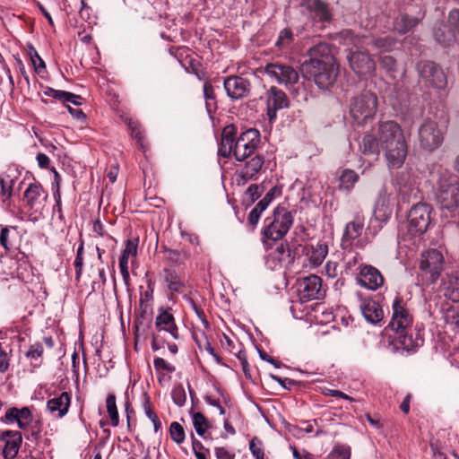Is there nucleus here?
<instances>
[{
	"mask_svg": "<svg viewBox=\"0 0 459 459\" xmlns=\"http://www.w3.org/2000/svg\"><path fill=\"white\" fill-rule=\"evenodd\" d=\"M293 214L287 207L279 204L273 213L267 216L261 230V241L267 247L269 242L283 238L293 225Z\"/></svg>",
	"mask_w": 459,
	"mask_h": 459,
	"instance_id": "6",
	"label": "nucleus"
},
{
	"mask_svg": "<svg viewBox=\"0 0 459 459\" xmlns=\"http://www.w3.org/2000/svg\"><path fill=\"white\" fill-rule=\"evenodd\" d=\"M138 239H127L126 247L122 251V254L128 256H135L137 255Z\"/></svg>",
	"mask_w": 459,
	"mask_h": 459,
	"instance_id": "56",
	"label": "nucleus"
},
{
	"mask_svg": "<svg viewBox=\"0 0 459 459\" xmlns=\"http://www.w3.org/2000/svg\"><path fill=\"white\" fill-rule=\"evenodd\" d=\"M30 59H31V62L34 65L36 72L39 73L40 69H44L46 67L45 62L39 56V55L38 54L36 49L32 47L30 48Z\"/></svg>",
	"mask_w": 459,
	"mask_h": 459,
	"instance_id": "55",
	"label": "nucleus"
},
{
	"mask_svg": "<svg viewBox=\"0 0 459 459\" xmlns=\"http://www.w3.org/2000/svg\"><path fill=\"white\" fill-rule=\"evenodd\" d=\"M153 366L160 383L169 382L171 379L170 375L176 370L175 366L160 357L154 359Z\"/></svg>",
	"mask_w": 459,
	"mask_h": 459,
	"instance_id": "33",
	"label": "nucleus"
},
{
	"mask_svg": "<svg viewBox=\"0 0 459 459\" xmlns=\"http://www.w3.org/2000/svg\"><path fill=\"white\" fill-rule=\"evenodd\" d=\"M325 274L329 278H335L338 275V264L333 261H328L325 266Z\"/></svg>",
	"mask_w": 459,
	"mask_h": 459,
	"instance_id": "62",
	"label": "nucleus"
},
{
	"mask_svg": "<svg viewBox=\"0 0 459 459\" xmlns=\"http://www.w3.org/2000/svg\"><path fill=\"white\" fill-rule=\"evenodd\" d=\"M48 197V192L40 184H30L23 193L25 204L23 210L21 212V220L37 221L42 215Z\"/></svg>",
	"mask_w": 459,
	"mask_h": 459,
	"instance_id": "7",
	"label": "nucleus"
},
{
	"mask_svg": "<svg viewBox=\"0 0 459 459\" xmlns=\"http://www.w3.org/2000/svg\"><path fill=\"white\" fill-rule=\"evenodd\" d=\"M392 310V318L388 327L395 333L393 340L395 349L410 351L420 346L423 340L418 335L416 337L413 336V316L402 297H395L393 301Z\"/></svg>",
	"mask_w": 459,
	"mask_h": 459,
	"instance_id": "4",
	"label": "nucleus"
},
{
	"mask_svg": "<svg viewBox=\"0 0 459 459\" xmlns=\"http://www.w3.org/2000/svg\"><path fill=\"white\" fill-rule=\"evenodd\" d=\"M357 281L360 286L370 290H376L384 284V277L379 270L368 264L359 266Z\"/></svg>",
	"mask_w": 459,
	"mask_h": 459,
	"instance_id": "21",
	"label": "nucleus"
},
{
	"mask_svg": "<svg viewBox=\"0 0 459 459\" xmlns=\"http://www.w3.org/2000/svg\"><path fill=\"white\" fill-rule=\"evenodd\" d=\"M265 97L267 117L270 122H273L279 110L289 108L290 100L287 94L276 86H272L266 91Z\"/></svg>",
	"mask_w": 459,
	"mask_h": 459,
	"instance_id": "15",
	"label": "nucleus"
},
{
	"mask_svg": "<svg viewBox=\"0 0 459 459\" xmlns=\"http://www.w3.org/2000/svg\"><path fill=\"white\" fill-rule=\"evenodd\" d=\"M434 38L443 47H449L455 42V32L451 27L440 24L434 30Z\"/></svg>",
	"mask_w": 459,
	"mask_h": 459,
	"instance_id": "34",
	"label": "nucleus"
},
{
	"mask_svg": "<svg viewBox=\"0 0 459 459\" xmlns=\"http://www.w3.org/2000/svg\"><path fill=\"white\" fill-rule=\"evenodd\" d=\"M359 149L365 155L385 152L391 169L401 168L408 154V144L401 126L394 121L379 122L362 137Z\"/></svg>",
	"mask_w": 459,
	"mask_h": 459,
	"instance_id": "1",
	"label": "nucleus"
},
{
	"mask_svg": "<svg viewBox=\"0 0 459 459\" xmlns=\"http://www.w3.org/2000/svg\"><path fill=\"white\" fill-rule=\"evenodd\" d=\"M379 63L382 68L385 69L388 73H394L397 71V62L394 57L385 55L379 56Z\"/></svg>",
	"mask_w": 459,
	"mask_h": 459,
	"instance_id": "50",
	"label": "nucleus"
},
{
	"mask_svg": "<svg viewBox=\"0 0 459 459\" xmlns=\"http://www.w3.org/2000/svg\"><path fill=\"white\" fill-rule=\"evenodd\" d=\"M299 292L300 299L304 301L322 299L325 296L322 279L316 274L304 277L299 282Z\"/></svg>",
	"mask_w": 459,
	"mask_h": 459,
	"instance_id": "17",
	"label": "nucleus"
},
{
	"mask_svg": "<svg viewBox=\"0 0 459 459\" xmlns=\"http://www.w3.org/2000/svg\"><path fill=\"white\" fill-rule=\"evenodd\" d=\"M313 267L319 266L328 254V246L324 242H317L316 245H307L303 249Z\"/></svg>",
	"mask_w": 459,
	"mask_h": 459,
	"instance_id": "30",
	"label": "nucleus"
},
{
	"mask_svg": "<svg viewBox=\"0 0 459 459\" xmlns=\"http://www.w3.org/2000/svg\"><path fill=\"white\" fill-rule=\"evenodd\" d=\"M444 257L440 251L429 249L421 255L420 261V275L427 284L435 283L443 271Z\"/></svg>",
	"mask_w": 459,
	"mask_h": 459,
	"instance_id": "10",
	"label": "nucleus"
},
{
	"mask_svg": "<svg viewBox=\"0 0 459 459\" xmlns=\"http://www.w3.org/2000/svg\"><path fill=\"white\" fill-rule=\"evenodd\" d=\"M442 288L446 298L453 302H459V277L447 275L442 282Z\"/></svg>",
	"mask_w": 459,
	"mask_h": 459,
	"instance_id": "32",
	"label": "nucleus"
},
{
	"mask_svg": "<svg viewBox=\"0 0 459 459\" xmlns=\"http://www.w3.org/2000/svg\"><path fill=\"white\" fill-rule=\"evenodd\" d=\"M307 56L309 59L302 64L305 75L312 79L320 89L332 86L336 80L338 67L331 46L320 42L308 49Z\"/></svg>",
	"mask_w": 459,
	"mask_h": 459,
	"instance_id": "2",
	"label": "nucleus"
},
{
	"mask_svg": "<svg viewBox=\"0 0 459 459\" xmlns=\"http://www.w3.org/2000/svg\"><path fill=\"white\" fill-rule=\"evenodd\" d=\"M261 143V134L257 129L249 128L238 134L234 125L226 126L219 143L218 155L224 158L234 157L237 161H245L255 154Z\"/></svg>",
	"mask_w": 459,
	"mask_h": 459,
	"instance_id": "3",
	"label": "nucleus"
},
{
	"mask_svg": "<svg viewBox=\"0 0 459 459\" xmlns=\"http://www.w3.org/2000/svg\"><path fill=\"white\" fill-rule=\"evenodd\" d=\"M171 397L175 404L178 407L185 405L186 401V394L182 385L174 386L171 392Z\"/></svg>",
	"mask_w": 459,
	"mask_h": 459,
	"instance_id": "46",
	"label": "nucleus"
},
{
	"mask_svg": "<svg viewBox=\"0 0 459 459\" xmlns=\"http://www.w3.org/2000/svg\"><path fill=\"white\" fill-rule=\"evenodd\" d=\"M264 73L277 83L284 85L287 89L299 82L298 71L288 64L279 62L268 63L264 66Z\"/></svg>",
	"mask_w": 459,
	"mask_h": 459,
	"instance_id": "14",
	"label": "nucleus"
},
{
	"mask_svg": "<svg viewBox=\"0 0 459 459\" xmlns=\"http://www.w3.org/2000/svg\"><path fill=\"white\" fill-rule=\"evenodd\" d=\"M360 309L365 319L370 324L377 325L384 318L382 307L374 299H364Z\"/></svg>",
	"mask_w": 459,
	"mask_h": 459,
	"instance_id": "28",
	"label": "nucleus"
},
{
	"mask_svg": "<svg viewBox=\"0 0 459 459\" xmlns=\"http://www.w3.org/2000/svg\"><path fill=\"white\" fill-rule=\"evenodd\" d=\"M0 245L6 252H8L12 248L10 242V229L15 230L16 228L10 226H0Z\"/></svg>",
	"mask_w": 459,
	"mask_h": 459,
	"instance_id": "49",
	"label": "nucleus"
},
{
	"mask_svg": "<svg viewBox=\"0 0 459 459\" xmlns=\"http://www.w3.org/2000/svg\"><path fill=\"white\" fill-rule=\"evenodd\" d=\"M364 230V220L359 216H356L353 221L345 225L342 237L341 239V247L343 250H351L354 241L359 238Z\"/></svg>",
	"mask_w": 459,
	"mask_h": 459,
	"instance_id": "22",
	"label": "nucleus"
},
{
	"mask_svg": "<svg viewBox=\"0 0 459 459\" xmlns=\"http://www.w3.org/2000/svg\"><path fill=\"white\" fill-rule=\"evenodd\" d=\"M264 163L261 154H255L246 160L244 166L237 171V183L244 186L249 180H255Z\"/></svg>",
	"mask_w": 459,
	"mask_h": 459,
	"instance_id": "16",
	"label": "nucleus"
},
{
	"mask_svg": "<svg viewBox=\"0 0 459 459\" xmlns=\"http://www.w3.org/2000/svg\"><path fill=\"white\" fill-rule=\"evenodd\" d=\"M224 89L231 100H241L247 97L251 91L250 82L242 76L232 75L225 78Z\"/></svg>",
	"mask_w": 459,
	"mask_h": 459,
	"instance_id": "19",
	"label": "nucleus"
},
{
	"mask_svg": "<svg viewBox=\"0 0 459 459\" xmlns=\"http://www.w3.org/2000/svg\"><path fill=\"white\" fill-rule=\"evenodd\" d=\"M163 252L165 254V259L172 266H178L189 258L190 253L186 249H170L164 247Z\"/></svg>",
	"mask_w": 459,
	"mask_h": 459,
	"instance_id": "36",
	"label": "nucleus"
},
{
	"mask_svg": "<svg viewBox=\"0 0 459 459\" xmlns=\"http://www.w3.org/2000/svg\"><path fill=\"white\" fill-rule=\"evenodd\" d=\"M416 69L420 79L429 86L444 89L447 80L441 67L433 61L422 60L417 63Z\"/></svg>",
	"mask_w": 459,
	"mask_h": 459,
	"instance_id": "13",
	"label": "nucleus"
},
{
	"mask_svg": "<svg viewBox=\"0 0 459 459\" xmlns=\"http://www.w3.org/2000/svg\"><path fill=\"white\" fill-rule=\"evenodd\" d=\"M44 349L42 344L39 342H36L30 346L25 355L30 360V363L34 368H39L42 364L41 358Z\"/></svg>",
	"mask_w": 459,
	"mask_h": 459,
	"instance_id": "41",
	"label": "nucleus"
},
{
	"mask_svg": "<svg viewBox=\"0 0 459 459\" xmlns=\"http://www.w3.org/2000/svg\"><path fill=\"white\" fill-rule=\"evenodd\" d=\"M271 378L273 379L275 382H277L279 385H281L284 389L290 390L292 385H296V381L288 377H280L278 376L270 375Z\"/></svg>",
	"mask_w": 459,
	"mask_h": 459,
	"instance_id": "60",
	"label": "nucleus"
},
{
	"mask_svg": "<svg viewBox=\"0 0 459 459\" xmlns=\"http://www.w3.org/2000/svg\"><path fill=\"white\" fill-rule=\"evenodd\" d=\"M13 181L12 179L9 182H6L4 178H0V187H1V195L5 198H10L13 193Z\"/></svg>",
	"mask_w": 459,
	"mask_h": 459,
	"instance_id": "59",
	"label": "nucleus"
},
{
	"mask_svg": "<svg viewBox=\"0 0 459 459\" xmlns=\"http://www.w3.org/2000/svg\"><path fill=\"white\" fill-rule=\"evenodd\" d=\"M331 459H350L351 448L346 446H335L329 455Z\"/></svg>",
	"mask_w": 459,
	"mask_h": 459,
	"instance_id": "47",
	"label": "nucleus"
},
{
	"mask_svg": "<svg viewBox=\"0 0 459 459\" xmlns=\"http://www.w3.org/2000/svg\"><path fill=\"white\" fill-rule=\"evenodd\" d=\"M300 6L306 9L314 22L325 23L333 21L332 9L323 0H301Z\"/></svg>",
	"mask_w": 459,
	"mask_h": 459,
	"instance_id": "18",
	"label": "nucleus"
},
{
	"mask_svg": "<svg viewBox=\"0 0 459 459\" xmlns=\"http://www.w3.org/2000/svg\"><path fill=\"white\" fill-rule=\"evenodd\" d=\"M203 335L204 337V341L202 342L197 339V336L194 334V339L199 347V349H204L210 355H212L217 362H221V357L218 355V353L215 351L214 348L211 345L210 342L207 340L206 336L203 333Z\"/></svg>",
	"mask_w": 459,
	"mask_h": 459,
	"instance_id": "51",
	"label": "nucleus"
},
{
	"mask_svg": "<svg viewBox=\"0 0 459 459\" xmlns=\"http://www.w3.org/2000/svg\"><path fill=\"white\" fill-rule=\"evenodd\" d=\"M392 206L390 204V197L385 188H382L375 204L373 216L375 221L379 222H386L392 215Z\"/></svg>",
	"mask_w": 459,
	"mask_h": 459,
	"instance_id": "26",
	"label": "nucleus"
},
{
	"mask_svg": "<svg viewBox=\"0 0 459 459\" xmlns=\"http://www.w3.org/2000/svg\"><path fill=\"white\" fill-rule=\"evenodd\" d=\"M164 280L169 290L173 293H181L186 287L178 273L172 269H164Z\"/></svg>",
	"mask_w": 459,
	"mask_h": 459,
	"instance_id": "35",
	"label": "nucleus"
},
{
	"mask_svg": "<svg viewBox=\"0 0 459 459\" xmlns=\"http://www.w3.org/2000/svg\"><path fill=\"white\" fill-rule=\"evenodd\" d=\"M169 435L171 439L177 444H182L185 441L186 434L184 428L177 421H173L169 426Z\"/></svg>",
	"mask_w": 459,
	"mask_h": 459,
	"instance_id": "44",
	"label": "nucleus"
},
{
	"mask_svg": "<svg viewBox=\"0 0 459 459\" xmlns=\"http://www.w3.org/2000/svg\"><path fill=\"white\" fill-rule=\"evenodd\" d=\"M293 40V33L290 29L286 28L280 31L276 46L279 48H285L289 46Z\"/></svg>",
	"mask_w": 459,
	"mask_h": 459,
	"instance_id": "48",
	"label": "nucleus"
},
{
	"mask_svg": "<svg viewBox=\"0 0 459 459\" xmlns=\"http://www.w3.org/2000/svg\"><path fill=\"white\" fill-rule=\"evenodd\" d=\"M42 427L39 420L31 425L30 433L26 437L32 441H38L41 437Z\"/></svg>",
	"mask_w": 459,
	"mask_h": 459,
	"instance_id": "57",
	"label": "nucleus"
},
{
	"mask_svg": "<svg viewBox=\"0 0 459 459\" xmlns=\"http://www.w3.org/2000/svg\"><path fill=\"white\" fill-rule=\"evenodd\" d=\"M4 419L9 423L16 422L21 429H25L32 423L33 416L29 407H11L6 410Z\"/></svg>",
	"mask_w": 459,
	"mask_h": 459,
	"instance_id": "27",
	"label": "nucleus"
},
{
	"mask_svg": "<svg viewBox=\"0 0 459 459\" xmlns=\"http://www.w3.org/2000/svg\"><path fill=\"white\" fill-rule=\"evenodd\" d=\"M340 38L343 45L353 46L357 48H367L372 46L374 48L382 51H390L396 43V39L392 36L373 37L356 35L351 30H343L340 32Z\"/></svg>",
	"mask_w": 459,
	"mask_h": 459,
	"instance_id": "9",
	"label": "nucleus"
},
{
	"mask_svg": "<svg viewBox=\"0 0 459 459\" xmlns=\"http://www.w3.org/2000/svg\"><path fill=\"white\" fill-rule=\"evenodd\" d=\"M191 306L195 310V314L197 315L198 318L202 321L204 327L208 329L210 327V324L206 319V316L204 310L201 307H199L193 300L191 301Z\"/></svg>",
	"mask_w": 459,
	"mask_h": 459,
	"instance_id": "63",
	"label": "nucleus"
},
{
	"mask_svg": "<svg viewBox=\"0 0 459 459\" xmlns=\"http://www.w3.org/2000/svg\"><path fill=\"white\" fill-rule=\"evenodd\" d=\"M249 450L255 459H264L263 442L257 437L250 440Z\"/></svg>",
	"mask_w": 459,
	"mask_h": 459,
	"instance_id": "45",
	"label": "nucleus"
},
{
	"mask_svg": "<svg viewBox=\"0 0 459 459\" xmlns=\"http://www.w3.org/2000/svg\"><path fill=\"white\" fill-rule=\"evenodd\" d=\"M359 175L352 169L342 170L340 176V188L350 191L359 181Z\"/></svg>",
	"mask_w": 459,
	"mask_h": 459,
	"instance_id": "40",
	"label": "nucleus"
},
{
	"mask_svg": "<svg viewBox=\"0 0 459 459\" xmlns=\"http://www.w3.org/2000/svg\"><path fill=\"white\" fill-rule=\"evenodd\" d=\"M236 356H237V358L238 359V360L240 362V365H241V368H242V371H243L245 377H247V378H250L251 377V371H250L249 364L247 362V358L246 351H243V350H239L236 353Z\"/></svg>",
	"mask_w": 459,
	"mask_h": 459,
	"instance_id": "54",
	"label": "nucleus"
},
{
	"mask_svg": "<svg viewBox=\"0 0 459 459\" xmlns=\"http://www.w3.org/2000/svg\"><path fill=\"white\" fill-rule=\"evenodd\" d=\"M143 408L146 417L152 422L154 431L157 433L161 429V422L156 412L153 411L150 397L147 394H144L143 395Z\"/></svg>",
	"mask_w": 459,
	"mask_h": 459,
	"instance_id": "39",
	"label": "nucleus"
},
{
	"mask_svg": "<svg viewBox=\"0 0 459 459\" xmlns=\"http://www.w3.org/2000/svg\"><path fill=\"white\" fill-rule=\"evenodd\" d=\"M418 139L422 149L432 152L444 141V132L437 123L430 118L423 120L418 130Z\"/></svg>",
	"mask_w": 459,
	"mask_h": 459,
	"instance_id": "12",
	"label": "nucleus"
},
{
	"mask_svg": "<svg viewBox=\"0 0 459 459\" xmlns=\"http://www.w3.org/2000/svg\"><path fill=\"white\" fill-rule=\"evenodd\" d=\"M276 192H280L277 187L271 188L265 195L263 197L262 200H260L255 207L250 211L247 225L250 231H254L256 228L259 220L262 216V213L267 209L269 204L272 203V201L274 199V195Z\"/></svg>",
	"mask_w": 459,
	"mask_h": 459,
	"instance_id": "23",
	"label": "nucleus"
},
{
	"mask_svg": "<svg viewBox=\"0 0 459 459\" xmlns=\"http://www.w3.org/2000/svg\"><path fill=\"white\" fill-rule=\"evenodd\" d=\"M204 96L205 99L206 110L210 115H212L217 109V102L213 86L210 82H205L204 83Z\"/></svg>",
	"mask_w": 459,
	"mask_h": 459,
	"instance_id": "38",
	"label": "nucleus"
},
{
	"mask_svg": "<svg viewBox=\"0 0 459 459\" xmlns=\"http://www.w3.org/2000/svg\"><path fill=\"white\" fill-rule=\"evenodd\" d=\"M107 411L111 420V425L117 427L119 424L118 411L114 394H108L106 399Z\"/></svg>",
	"mask_w": 459,
	"mask_h": 459,
	"instance_id": "43",
	"label": "nucleus"
},
{
	"mask_svg": "<svg viewBox=\"0 0 459 459\" xmlns=\"http://www.w3.org/2000/svg\"><path fill=\"white\" fill-rule=\"evenodd\" d=\"M435 196L439 209L445 215L459 214V178L456 175L441 172L435 186Z\"/></svg>",
	"mask_w": 459,
	"mask_h": 459,
	"instance_id": "5",
	"label": "nucleus"
},
{
	"mask_svg": "<svg viewBox=\"0 0 459 459\" xmlns=\"http://www.w3.org/2000/svg\"><path fill=\"white\" fill-rule=\"evenodd\" d=\"M66 93L67 91H65L55 90L52 88H48V90L45 91V95L60 100L61 102H64V99L65 98Z\"/></svg>",
	"mask_w": 459,
	"mask_h": 459,
	"instance_id": "61",
	"label": "nucleus"
},
{
	"mask_svg": "<svg viewBox=\"0 0 459 459\" xmlns=\"http://www.w3.org/2000/svg\"><path fill=\"white\" fill-rule=\"evenodd\" d=\"M1 439L4 441L3 456L4 459H13L22 442V434L19 431L4 430L1 433Z\"/></svg>",
	"mask_w": 459,
	"mask_h": 459,
	"instance_id": "24",
	"label": "nucleus"
},
{
	"mask_svg": "<svg viewBox=\"0 0 459 459\" xmlns=\"http://www.w3.org/2000/svg\"><path fill=\"white\" fill-rule=\"evenodd\" d=\"M290 255V249L288 245L281 244L279 245L273 252L270 254V256L273 260H277L279 263L285 260L286 256Z\"/></svg>",
	"mask_w": 459,
	"mask_h": 459,
	"instance_id": "52",
	"label": "nucleus"
},
{
	"mask_svg": "<svg viewBox=\"0 0 459 459\" xmlns=\"http://www.w3.org/2000/svg\"><path fill=\"white\" fill-rule=\"evenodd\" d=\"M420 20L410 17L407 14H401L394 22V28L400 34H405L418 25Z\"/></svg>",
	"mask_w": 459,
	"mask_h": 459,
	"instance_id": "37",
	"label": "nucleus"
},
{
	"mask_svg": "<svg viewBox=\"0 0 459 459\" xmlns=\"http://www.w3.org/2000/svg\"><path fill=\"white\" fill-rule=\"evenodd\" d=\"M124 120L131 131V136L137 142L142 152H145L148 150V143L146 142L145 132L142 125L137 120L129 117H126Z\"/></svg>",
	"mask_w": 459,
	"mask_h": 459,
	"instance_id": "31",
	"label": "nucleus"
},
{
	"mask_svg": "<svg viewBox=\"0 0 459 459\" xmlns=\"http://www.w3.org/2000/svg\"><path fill=\"white\" fill-rule=\"evenodd\" d=\"M71 404V395L67 392L49 399L47 403V409L54 418H64L69 410Z\"/></svg>",
	"mask_w": 459,
	"mask_h": 459,
	"instance_id": "25",
	"label": "nucleus"
},
{
	"mask_svg": "<svg viewBox=\"0 0 459 459\" xmlns=\"http://www.w3.org/2000/svg\"><path fill=\"white\" fill-rule=\"evenodd\" d=\"M192 419H193V425H194V428H195L196 433L200 437H204L206 430L210 427L208 420L202 412H193Z\"/></svg>",
	"mask_w": 459,
	"mask_h": 459,
	"instance_id": "42",
	"label": "nucleus"
},
{
	"mask_svg": "<svg viewBox=\"0 0 459 459\" xmlns=\"http://www.w3.org/2000/svg\"><path fill=\"white\" fill-rule=\"evenodd\" d=\"M155 327L158 331L168 332L174 339H178V328L173 315L168 310H162L155 319Z\"/></svg>",
	"mask_w": 459,
	"mask_h": 459,
	"instance_id": "29",
	"label": "nucleus"
},
{
	"mask_svg": "<svg viewBox=\"0 0 459 459\" xmlns=\"http://www.w3.org/2000/svg\"><path fill=\"white\" fill-rule=\"evenodd\" d=\"M360 49L350 53L348 59L351 68L360 76L371 74L375 71V61L368 51Z\"/></svg>",
	"mask_w": 459,
	"mask_h": 459,
	"instance_id": "20",
	"label": "nucleus"
},
{
	"mask_svg": "<svg viewBox=\"0 0 459 459\" xmlns=\"http://www.w3.org/2000/svg\"><path fill=\"white\" fill-rule=\"evenodd\" d=\"M264 186L262 185L253 184L248 186L246 195L250 199L251 203H255L263 194Z\"/></svg>",
	"mask_w": 459,
	"mask_h": 459,
	"instance_id": "53",
	"label": "nucleus"
},
{
	"mask_svg": "<svg viewBox=\"0 0 459 459\" xmlns=\"http://www.w3.org/2000/svg\"><path fill=\"white\" fill-rule=\"evenodd\" d=\"M377 109V97L368 91L354 96L350 102V115L359 126H364L371 120Z\"/></svg>",
	"mask_w": 459,
	"mask_h": 459,
	"instance_id": "8",
	"label": "nucleus"
},
{
	"mask_svg": "<svg viewBox=\"0 0 459 459\" xmlns=\"http://www.w3.org/2000/svg\"><path fill=\"white\" fill-rule=\"evenodd\" d=\"M448 23L454 31L459 34V9L450 11L448 14Z\"/></svg>",
	"mask_w": 459,
	"mask_h": 459,
	"instance_id": "58",
	"label": "nucleus"
},
{
	"mask_svg": "<svg viewBox=\"0 0 459 459\" xmlns=\"http://www.w3.org/2000/svg\"><path fill=\"white\" fill-rule=\"evenodd\" d=\"M214 453L217 459H235V455L222 446L215 447Z\"/></svg>",
	"mask_w": 459,
	"mask_h": 459,
	"instance_id": "64",
	"label": "nucleus"
},
{
	"mask_svg": "<svg viewBox=\"0 0 459 459\" xmlns=\"http://www.w3.org/2000/svg\"><path fill=\"white\" fill-rule=\"evenodd\" d=\"M431 205L419 203L411 207L408 214V231L411 236L422 235L431 223Z\"/></svg>",
	"mask_w": 459,
	"mask_h": 459,
	"instance_id": "11",
	"label": "nucleus"
}]
</instances>
